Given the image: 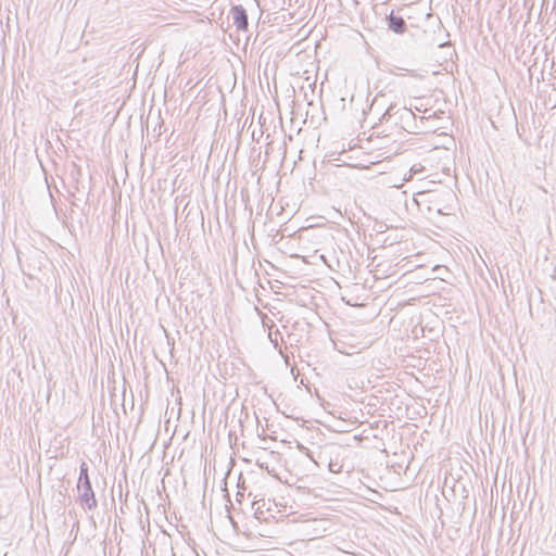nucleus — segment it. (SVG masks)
I'll return each mask as SVG.
<instances>
[{
    "label": "nucleus",
    "instance_id": "1",
    "mask_svg": "<svg viewBox=\"0 0 556 556\" xmlns=\"http://www.w3.org/2000/svg\"><path fill=\"white\" fill-rule=\"evenodd\" d=\"M231 15L233 25H236L238 30H247L248 29V14L245 9L242 5H235L231 9Z\"/></svg>",
    "mask_w": 556,
    "mask_h": 556
},
{
    "label": "nucleus",
    "instance_id": "2",
    "mask_svg": "<svg viewBox=\"0 0 556 556\" xmlns=\"http://www.w3.org/2000/svg\"><path fill=\"white\" fill-rule=\"evenodd\" d=\"M396 114H400L401 119H405L408 117H414V113L412 110L406 108H397L396 104H390L386 112L381 116V121H389Z\"/></svg>",
    "mask_w": 556,
    "mask_h": 556
},
{
    "label": "nucleus",
    "instance_id": "3",
    "mask_svg": "<svg viewBox=\"0 0 556 556\" xmlns=\"http://www.w3.org/2000/svg\"><path fill=\"white\" fill-rule=\"evenodd\" d=\"M388 28L395 34H404L406 30L405 20L392 11L387 17Z\"/></svg>",
    "mask_w": 556,
    "mask_h": 556
},
{
    "label": "nucleus",
    "instance_id": "4",
    "mask_svg": "<svg viewBox=\"0 0 556 556\" xmlns=\"http://www.w3.org/2000/svg\"><path fill=\"white\" fill-rule=\"evenodd\" d=\"M268 337H269V339H270L271 343L274 344V346H275L276 349H278V338L282 339V336H281L280 331H279V330H277V331L275 332L274 337L271 336V333H269V334H268Z\"/></svg>",
    "mask_w": 556,
    "mask_h": 556
},
{
    "label": "nucleus",
    "instance_id": "5",
    "mask_svg": "<svg viewBox=\"0 0 556 556\" xmlns=\"http://www.w3.org/2000/svg\"><path fill=\"white\" fill-rule=\"evenodd\" d=\"M341 468H342L341 464H339L338 462L333 463V460L330 459V462H329V469H330V471H332V472H340Z\"/></svg>",
    "mask_w": 556,
    "mask_h": 556
}]
</instances>
